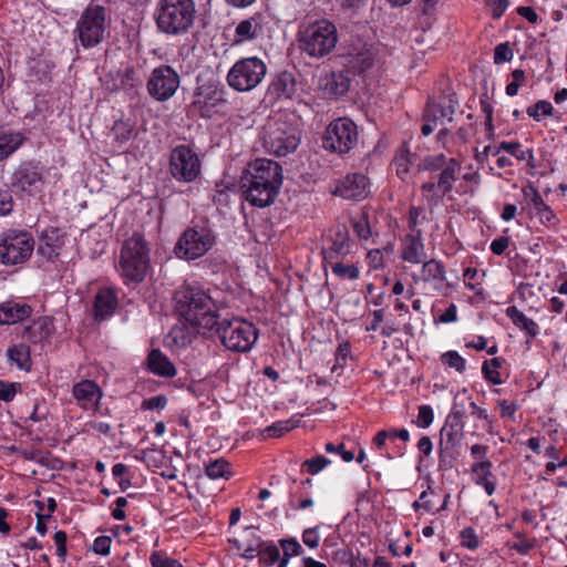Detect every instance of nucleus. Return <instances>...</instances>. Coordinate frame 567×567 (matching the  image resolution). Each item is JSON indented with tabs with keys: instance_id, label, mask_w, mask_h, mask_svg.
I'll list each match as a JSON object with an SVG mask.
<instances>
[{
	"instance_id": "obj_56",
	"label": "nucleus",
	"mask_w": 567,
	"mask_h": 567,
	"mask_svg": "<svg viewBox=\"0 0 567 567\" xmlns=\"http://www.w3.org/2000/svg\"><path fill=\"white\" fill-rule=\"evenodd\" d=\"M111 544H112L111 537L99 536L97 538H95L92 549L94 550V553L105 556V555H109V553H110Z\"/></svg>"
},
{
	"instance_id": "obj_16",
	"label": "nucleus",
	"mask_w": 567,
	"mask_h": 567,
	"mask_svg": "<svg viewBox=\"0 0 567 567\" xmlns=\"http://www.w3.org/2000/svg\"><path fill=\"white\" fill-rule=\"evenodd\" d=\"M181 83L179 74L169 65L155 68L148 80L147 91L156 101H167L177 91Z\"/></svg>"
},
{
	"instance_id": "obj_51",
	"label": "nucleus",
	"mask_w": 567,
	"mask_h": 567,
	"mask_svg": "<svg viewBox=\"0 0 567 567\" xmlns=\"http://www.w3.org/2000/svg\"><path fill=\"white\" fill-rule=\"evenodd\" d=\"M461 545L471 550L476 549L480 546L478 537L472 527L464 528L461 534Z\"/></svg>"
},
{
	"instance_id": "obj_39",
	"label": "nucleus",
	"mask_w": 567,
	"mask_h": 567,
	"mask_svg": "<svg viewBox=\"0 0 567 567\" xmlns=\"http://www.w3.org/2000/svg\"><path fill=\"white\" fill-rule=\"evenodd\" d=\"M333 275L340 279L355 280L360 276V270L355 265H346L339 260L327 262Z\"/></svg>"
},
{
	"instance_id": "obj_64",
	"label": "nucleus",
	"mask_w": 567,
	"mask_h": 567,
	"mask_svg": "<svg viewBox=\"0 0 567 567\" xmlns=\"http://www.w3.org/2000/svg\"><path fill=\"white\" fill-rule=\"evenodd\" d=\"M508 245V237H498L491 243V250L493 254L499 256L507 249Z\"/></svg>"
},
{
	"instance_id": "obj_50",
	"label": "nucleus",
	"mask_w": 567,
	"mask_h": 567,
	"mask_svg": "<svg viewBox=\"0 0 567 567\" xmlns=\"http://www.w3.org/2000/svg\"><path fill=\"white\" fill-rule=\"evenodd\" d=\"M280 547L282 548L284 556L293 557L300 556L303 551L301 545L296 538H285L279 540Z\"/></svg>"
},
{
	"instance_id": "obj_45",
	"label": "nucleus",
	"mask_w": 567,
	"mask_h": 567,
	"mask_svg": "<svg viewBox=\"0 0 567 567\" xmlns=\"http://www.w3.org/2000/svg\"><path fill=\"white\" fill-rule=\"evenodd\" d=\"M441 361L449 368L455 369L457 372L463 373L466 368L465 360L456 351H447L442 354Z\"/></svg>"
},
{
	"instance_id": "obj_36",
	"label": "nucleus",
	"mask_w": 567,
	"mask_h": 567,
	"mask_svg": "<svg viewBox=\"0 0 567 567\" xmlns=\"http://www.w3.org/2000/svg\"><path fill=\"white\" fill-rule=\"evenodd\" d=\"M501 151H505L512 156H514L517 161H533L534 153L530 148L520 150V145L517 142H502L497 147H495L494 156H498Z\"/></svg>"
},
{
	"instance_id": "obj_37",
	"label": "nucleus",
	"mask_w": 567,
	"mask_h": 567,
	"mask_svg": "<svg viewBox=\"0 0 567 567\" xmlns=\"http://www.w3.org/2000/svg\"><path fill=\"white\" fill-rule=\"evenodd\" d=\"M229 543L234 544L238 550H243L241 556L246 559H252L256 555L259 556V550L265 545V542L254 533L246 544H241L237 539H229Z\"/></svg>"
},
{
	"instance_id": "obj_19",
	"label": "nucleus",
	"mask_w": 567,
	"mask_h": 567,
	"mask_svg": "<svg viewBox=\"0 0 567 567\" xmlns=\"http://www.w3.org/2000/svg\"><path fill=\"white\" fill-rule=\"evenodd\" d=\"M42 174L32 164H23L17 168L12 176V186L19 190L33 193L42 185Z\"/></svg>"
},
{
	"instance_id": "obj_53",
	"label": "nucleus",
	"mask_w": 567,
	"mask_h": 567,
	"mask_svg": "<svg viewBox=\"0 0 567 567\" xmlns=\"http://www.w3.org/2000/svg\"><path fill=\"white\" fill-rule=\"evenodd\" d=\"M433 417L432 408L430 405H421L419 408L416 424L422 429H426L432 424Z\"/></svg>"
},
{
	"instance_id": "obj_24",
	"label": "nucleus",
	"mask_w": 567,
	"mask_h": 567,
	"mask_svg": "<svg viewBox=\"0 0 567 567\" xmlns=\"http://www.w3.org/2000/svg\"><path fill=\"white\" fill-rule=\"evenodd\" d=\"M117 307V297L112 289H101L94 300V313L95 318L104 320L105 318L113 315Z\"/></svg>"
},
{
	"instance_id": "obj_55",
	"label": "nucleus",
	"mask_w": 567,
	"mask_h": 567,
	"mask_svg": "<svg viewBox=\"0 0 567 567\" xmlns=\"http://www.w3.org/2000/svg\"><path fill=\"white\" fill-rule=\"evenodd\" d=\"M302 542L306 546L315 549L320 544V536L318 534V527L306 528L302 533Z\"/></svg>"
},
{
	"instance_id": "obj_13",
	"label": "nucleus",
	"mask_w": 567,
	"mask_h": 567,
	"mask_svg": "<svg viewBox=\"0 0 567 567\" xmlns=\"http://www.w3.org/2000/svg\"><path fill=\"white\" fill-rule=\"evenodd\" d=\"M34 250V239L27 231H9L0 243V262L17 265L27 261Z\"/></svg>"
},
{
	"instance_id": "obj_34",
	"label": "nucleus",
	"mask_w": 567,
	"mask_h": 567,
	"mask_svg": "<svg viewBox=\"0 0 567 567\" xmlns=\"http://www.w3.org/2000/svg\"><path fill=\"white\" fill-rule=\"evenodd\" d=\"M7 357L11 362L16 363L19 369L25 371L30 370L31 360L29 346L23 343L12 346L7 350Z\"/></svg>"
},
{
	"instance_id": "obj_42",
	"label": "nucleus",
	"mask_w": 567,
	"mask_h": 567,
	"mask_svg": "<svg viewBox=\"0 0 567 567\" xmlns=\"http://www.w3.org/2000/svg\"><path fill=\"white\" fill-rule=\"evenodd\" d=\"M502 362L498 358H493L489 361H485L482 367V373L484 378L493 384H501V375L498 369L501 368Z\"/></svg>"
},
{
	"instance_id": "obj_38",
	"label": "nucleus",
	"mask_w": 567,
	"mask_h": 567,
	"mask_svg": "<svg viewBox=\"0 0 567 567\" xmlns=\"http://www.w3.org/2000/svg\"><path fill=\"white\" fill-rule=\"evenodd\" d=\"M206 475L212 480L229 478L231 475L230 465L224 458H217L206 465Z\"/></svg>"
},
{
	"instance_id": "obj_29",
	"label": "nucleus",
	"mask_w": 567,
	"mask_h": 567,
	"mask_svg": "<svg viewBox=\"0 0 567 567\" xmlns=\"http://www.w3.org/2000/svg\"><path fill=\"white\" fill-rule=\"evenodd\" d=\"M148 369L161 377L173 378L176 375L175 365L172 361L158 349H154L150 352Z\"/></svg>"
},
{
	"instance_id": "obj_49",
	"label": "nucleus",
	"mask_w": 567,
	"mask_h": 567,
	"mask_svg": "<svg viewBox=\"0 0 567 567\" xmlns=\"http://www.w3.org/2000/svg\"><path fill=\"white\" fill-rule=\"evenodd\" d=\"M330 464V460L323 455H318L313 458L306 460L302 463V468H306L311 475L318 474Z\"/></svg>"
},
{
	"instance_id": "obj_27",
	"label": "nucleus",
	"mask_w": 567,
	"mask_h": 567,
	"mask_svg": "<svg viewBox=\"0 0 567 567\" xmlns=\"http://www.w3.org/2000/svg\"><path fill=\"white\" fill-rule=\"evenodd\" d=\"M472 474L474 475L475 483L484 487L488 495L495 492L496 483L491 480L493 477L492 462L488 458L475 462L472 465Z\"/></svg>"
},
{
	"instance_id": "obj_52",
	"label": "nucleus",
	"mask_w": 567,
	"mask_h": 567,
	"mask_svg": "<svg viewBox=\"0 0 567 567\" xmlns=\"http://www.w3.org/2000/svg\"><path fill=\"white\" fill-rule=\"evenodd\" d=\"M513 59V50L511 49L509 44L501 43L496 45L494 50V63L501 64L504 62H508Z\"/></svg>"
},
{
	"instance_id": "obj_4",
	"label": "nucleus",
	"mask_w": 567,
	"mask_h": 567,
	"mask_svg": "<svg viewBox=\"0 0 567 567\" xmlns=\"http://www.w3.org/2000/svg\"><path fill=\"white\" fill-rule=\"evenodd\" d=\"M153 17L161 33L182 37L194 27L196 4L194 0H158Z\"/></svg>"
},
{
	"instance_id": "obj_10",
	"label": "nucleus",
	"mask_w": 567,
	"mask_h": 567,
	"mask_svg": "<svg viewBox=\"0 0 567 567\" xmlns=\"http://www.w3.org/2000/svg\"><path fill=\"white\" fill-rule=\"evenodd\" d=\"M267 74L266 63L257 56L241 58L229 69L226 80L237 92H249L256 89Z\"/></svg>"
},
{
	"instance_id": "obj_32",
	"label": "nucleus",
	"mask_w": 567,
	"mask_h": 567,
	"mask_svg": "<svg viewBox=\"0 0 567 567\" xmlns=\"http://www.w3.org/2000/svg\"><path fill=\"white\" fill-rule=\"evenodd\" d=\"M401 258L411 264L422 262L425 258V250L422 240L414 236L406 237Z\"/></svg>"
},
{
	"instance_id": "obj_54",
	"label": "nucleus",
	"mask_w": 567,
	"mask_h": 567,
	"mask_svg": "<svg viewBox=\"0 0 567 567\" xmlns=\"http://www.w3.org/2000/svg\"><path fill=\"white\" fill-rule=\"evenodd\" d=\"M350 355L349 342L340 343L336 351V363L332 367V372H336L338 368H342Z\"/></svg>"
},
{
	"instance_id": "obj_57",
	"label": "nucleus",
	"mask_w": 567,
	"mask_h": 567,
	"mask_svg": "<svg viewBox=\"0 0 567 567\" xmlns=\"http://www.w3.org/2000/svg\"><path fill=\"white\" fill-rule=\"evenodd\" d=\"M167 404V398L165 395H155L146 399L142 403L144 410H162Z\"/></svg>"
},
{
	"instance_id": "obj_35",
	"label": "nucleus",
	"mask_w": 567,
	"mask_h": 567,
	"mask_svg": "<svg viewBox=\"0 0 567 567\" xmlns=\"http://www.w3.org/2000/svg\"><path fill=\"white\" fill-rule=\"evenodd\" d=\"M23 142V136L18 132L0 134V161L10 156Z\"/></svg>"
},
{
	"instance_id": "obj_14",
	"label": "nucleus",
	"mask_w": 567,
	"mask_h": 567,
	"mask_svg": "<svg viewBox=\"0 0 567 567\" xmlns=\"http://www.w3.org/2000/svg\"><path fill=\"white\" fill-rule=\"evenodd\" d=\"M202 171L199 156L188 145H177L171 152L169 172L172 176L183 183L194 182Z\"/></svg>"
},
{
	"instance_id": "obj_26",
	"label": "nucleus",
	"mask_w": 567,
	"mask_h": 567,
	"mask_svg": "<svg viewBox=\"0 0 567 567\" xmlns=\"http://www.w3.org/2000/svg\"><path fill=\"white\" fill-rule=\"evenodd\" d=\"M374 59L373 47L363 44L361 48H352L349 53V65L358 72H364L373 65Z\"/></svg>"
},
{
	"instance_id": "obj_41",
	"label": "nucleus",
	"mask_w": 567,
	"mask_h": 567,
	"mask_svg": "<svg viewBox=\"0 0 567 567\" xmlns=\"http://www.w3.org/2000/svg\"><path fill=\"white\" fill-rule=\"evenodd\" d=\"M299 423H300L299 420H293V419L278 421V422H275L274 424H271L270 426L266 427L262 431V434L266 435L267 437H279L284 433H287V432L298 427Z\"/></svg>"
},
{
	"instance_id": "obj_31",
	"label": "nucleus",
	"mask_w": 567,
	"mask_h": 567,
	"mask_svg": "<svg viewBox=\"0 0 567 567\" xmlns=\"http://www.w3.org/2000/svg\"><path fill=\"white\" fill-rule=\"evenodd\" d=\"M506 315L517 328L525 331L529 337L534 338L538 334V324L533 319L526 317L516 306L508 307Z\"/></svg>"
},
{
	"instance_id": "obj_30",
	"label": "nucleus",
	"mask_w": 567,
	"mask_h": 567,
	"mask_svg": "<svg viewBox=\"0 0 567 567\" xmlns=\"http://www.w3.org/2000/svg\"><path fill=\"white\" fill-rule=\"evenodd\" d=\"M417 155L412 153L408 147L402 146L393 161L395 172L401 181H406L411 173V167L415 165Z\"/></svg>"
},
{
	"instance_id": "obj_15",
	"label": "nucleus",
	"mask_w": 567,
	"mask_h": 567,
	"mask_svg": "<svg viewBox=\"0 0 567 567\" xmlns=\"http://www.w3.org/2000/svg\"><path fill=\"white\" fill-rule=\"evenodd\" d=\"M227 104L226 90L216 81H208L195 91L194 106L203 117H212Z\"/></svg>"
},
{
	"instance_id": "obj_47",
	"label": "nucleus",
	"mask_w": 567,
	"mask_h": 567,
	"mask_svg": "<svg viewBox=\"0 0 567 567\" xmlns=\"http://www.w3.org/2000/svg\"><path fill=\"white\" fill-rule=\"evenodd\" d=\"M514 536L518 539L517 543L511 545V549L520 555H527L536 545L534 538H526L523 533L516 532Z\"/></svg>"
},
{
	"instance_id": "obj_62",
	"label": "nucleus",
	"mask_w": 567,
	"mask_h": 567,
	"mask_svg": "<svg viewBox=\"0 0 567 567\" xmlns=\"http://www.w3.org/2000/svg\"><path fill=\"white\" fill-rule=\"evenodd\" d=\"M37 252L50 261L54 260V258H56L59 255L55 246H53L49 243L40 244Z\"/></svg>"
},
{
	"instance_id": "obj_6",
	"label": "nucleus",
	"mask_w": 567,
	"mask_h": 567,
	"mask_svg": "<svg viewBox=\"0 0 567 567\" xmlns=\"http://www.w3.org/2000/svg\"><path fill=\"white\" fill-rule=\"evenodd\" d=\"M262 145L276 156H286L300 144L299 128L282 116L270 118L262 126Z\"/></svg>"
},
{
	"instance_id": "obj_18",
	"label": "nucleus",
	"mask_w": 567,
	"mask_h": 567,
	"mask_svg": "<svg viewBox=\"0 0 567 567\" xmlns=\"http://www.w3.org/2000/svg\"><path fill=\"white\" fill-rule=\"evenodd\" d=\"M369 193V178L359 173L348 174L331 187V194L351 200H362L368 197Z\"/></svg>"
},
{
	"instance_id": "obj_5",
	"label": "nucleus",
	"mask_w": 567,
	"mask_h": 567,
	"mask_svg": "<svg viewBox=\"0 0 567 567\" xmlns=\"http://www.w3.org/2000/svg\"><path fill=\"white\" fill-rule=\"evenodd\" d=\"M151 268L150 248L141 234H133L121 248L117 271L126 285L141 284Z\"/></svg>"
},
{
	"instance_id": "obj_63",
	"label": "nucleus",
	"mask_w": 567,
	"mask_h": 567,
	"mask_svg": "<svg viewBox=\"0 0 567 567\" xmlns=\"http://www.w3.org/2000/svg\"><path fill=\"white\" fill-rule=\"evenodd\" d=\"M441 117H446L449 121H452V115L455 112V104L452 99H444V103L441 101L439 104Z\"/></svg>"
},
{
	"instance_id": "obj_21",
	"label": "nucleus",
	"mask_w": 567,
	"mask_h": 567,
	"mask_svg": "<svg viewBox=\"0 0 567 567\" xmlns=\"http://www.w3.org/2000/svg\"><path fill=\"white\" fill-rule=\"evenodd\" d=\"M413 280L415 284L423 281L425 285H431L433 289L440 290L445 280L444 265L435 259H430L423 262L421 274L414 275Z\"/></svg>"
},
{
	"instance_id": "obj_20",
	"label": "nucleus",
	"mask_w": 567,
	"mask_h": 567,
	"mask_svg": "<svg viewBox=\"0 0 567 567\" xmlns=\"http://www.w3.org/2000/svg\"><path fill=\"white\" fill-rule=\"evenodd\" d=\"M350 249L351 241L347 228H338L334 236L331 238L330 246L323 249L324 262L327 264L344 258L350 254Z\"/></svg>"
},
{
	"instance_id": "obj_22",
	"label": "nucleus",
	"mask_w": 567,
	"mask_h": 567,
	"mask_svg": "<svg viewBox=\"0 0 567 567\" xmlns=\"http://www.w3.org/2000/svg\"><path fill=\"white\" fill-rule=\"evenodd\" d=\"M73 396L84 409L95 408L102 396L99 385L91 380H83L74 384Z\"/></svg>"
},
{
	"instance_id": "obj_7",
	"label": "nucleus",
	"mask_w": 567,
	"mask_h": 567,
	"mask_svg": "<svg viewBox=\"0 0 567 567\" xmlns=\"http://www.w3.org/2000/svg\"><path fill=\"white\" fill-rule=\"evenodd\" d=\"M298 41L299 49L310 58H323L337 44V28L328 20L316 21L299 32Z\"/></svg>"
},
{
	"instance_id": "obj_2",
	"label": "nucleus",
	"mask_w": 567,
	"mask_h": 567,
	"mask_svg": "<svg viewBox=\"0 0 567 567\" xmlns=\"http://www.w3.org/2000/svg\"><path fill=\"white\" fill-rule=\"evenodd\" d=\"M175 309L188 323L204 334L213 332L218 323L214 298L200 286L184 285L175 291Z\"/></svg>"
},
{
	"instance_id": "obj_3",
	"label": "nucleus",
	"mask_w": 567,
	"mask_h": 567,
	"mask_svg": "<svg viewBox=\"0 0 567 567\" xmlns=\"http://www.w3.org/2000/svg\"><path fill=\"white\" fill-rule=\"evenodd\" d=\"M416 167L419 172H439L433 179L421 186L422 196L431 208L440 206L444 197L453 190L462 169L460 161L449 158L443 153L425 156Z\"/></svg>"
},
{
	"instance_id": "obj_12",
	"label": "nucleus",
	"mask_w": 567,
	"mask_h": 567,
	"mask_svg": "<svg viewBox=\"0 0 567 567\" xmlns=\"http://www.w3.org/2000/svg\"><path fill=\"white\" fill-rule=\"evenodd\" d=\"M215 244V235L206 227L189 228L183 233L175 246L178 258L194 260L204 256Z\"/></svg>"
},
{
	"instance_id": "obj_61",
	"label": "nucleus",
	"mask_w": 567,
	"mask_h": 567,
	"mask_svg": "<svg viewBox=\"0 0 567 567\" xmlns=\"http://www.w3.org/2000/svg\"><path fill=\"white\" fill-rule=\"evenodd\" d=\"M17 389L13 383H6L4 381H0V400L4 402H10L13 400L16 395Z\"/></svg>"
},
{
	"instance_id": "obj_8",
	"label": "nucleus",
	"mask_w": 567,
	"mask_h": 567,
	"mask_svg": "<svg viewBox=\"0 0 567 567\" xmlns=\"http://www.w3.org/2000/svg\"><path fill=\"white\" fill-rule=\"evenodd\" d=\"M110 21L105 7L90 3L76 22L75 33L80 43L86 49L102 43L109 34Z\"/></svg>"
},
{
	"instance_id": "obj_33",
	"label": "nucleus",
	"mask_w": 567,
	"mask_h": 567,
	"mask_svg": "<svg viewBox=\"0 0 567 567\" xmlns=\"http://www.w3.org/2000/svg\"><path fill=\"white\" fill-rule=\"evenodd\" d=\"M526 196H529L532 206L538 215L542 223H550L555 219V214L551 208L544 202L538 190L534 187H529V190H525Z\"/></svg>"
},
{
	"instance_id": "obj_40",
	"label": "nucleus",
	"mask_w": 567,
	"mask_h": 567,
	"mask_svg": "<svg viewBox=\"0 0 567 567\" xmlns=\"http://www.w3.org/2000/svg\"><path fill=\"white\" fill-rule=\"evenodd\" d=\"M114 138L120 144L128 142L134 135V124L131 121L118 120L115 121L112 127Z\"/></svg>"
},
{
	"instance_id": "obj_11",
	"label": "nucleus",
	"mask_w": 567,
	"mask_h": 567,
	"mask_svg": "<svg viewBox=\"0 0 567 567\" xmlns=\"http://www.w3.org/2000/svg\"><path fill=\"white\" fill-rule=\"evenodd\" d=\"M358 136L355 123L347 117H340L327 126L323 136V147L343 155L357 145Z\"/></svg>"
},
{
	"instance_id": "obj_17",
	"label": "nucleus",
	"mask_w": 567,
	"mask_h": 567,
	"mask_svg": "<svg viewBox=\"0 0 567 567\" xmlns=\"http://www.w3.org/2000/svg\"><path fill=\"white\" fill-rule=\"evenodd\" d=\"M463 411L455 404L440 433L442 458L452 456V452L461 444L463 437Z\"/></svg>"
},
{
	"instance_id": "obj_58",
	"label": "nucleus",
	"mask_w": 567,
	"mask_h": 567,
	"mask_svg": "<svg viewBox=\"0 0 567 567\" xmlns=\"http://www.w3.org/2000/svg\"><path fill=\"white\" fill-rule=\"evenodd\" d=\"M324 449L328 453L339 454L344 462H351L354 458V454L351 451L344 450V444L334 445L333 443H327Z\"/></svg>"
},
{
	"instance_id": "obj_59",
	"label": "nucleus",
	"mask_w": 567,
	"mask_h": 567,
	"mask_svg": "<svg viewBox=\"0 0 567 567\" xmlns=\"http://www.w3.org/2000/svg\"><path fill=\"white\" fill-rule=\"evenodd\" d=\"M13 200L7 189L0 188V215L4 216L12 212Z\"/></svg>"
},
{
	"instance_id": "obj_1",
	"label": "nucleus",
	"mask_w": 567,
	"mask_h": 567,
	"mask_svg": "<svg viewBox=\"0 0 567 567\" xmlns=\"http://www.w3.org/2000/svg\"><path fill=\"white\" fill-rule=\"evenodd\" d=\"M246 200L255 207L272 205L282 185V168L271 159L250 162L240 179Z\"/></svg>"
},
{
	"instance_id": "obj_44",
	"label": "nucleus",
	"mask_w": 567,
	"mask_h": 567,
	"mask_svg": "<svg viewBox=\"0 0 567 567\" xmlns=\"http://www.w3.org/2000/svg\"><path fill=\"white\" fill-rule=\"evenodd\" d=\"M279 558V549L274 543H265L259 550V560L268 566L274 565Z\"/></svg>"
},
{
	"instance_id": "obj_23",
	"label": "nucleus",
	"mask_w": 567,
	"mask_h": 567,
	"mask_svg": "<svg viewBox=\"0 0 567 567\" xmlns=\"http://www.w3.org/2000/svg\"><path fill=\"white\" fill-rule=\"evenodd\" d=\"M32 308L25 302L4 301L0 303V324H14L31 316Z\"/></svg>"
},
{
	"instance_id": "obj_46",
	"label": "nucleus",
	"mask_w": 567,
	"mask_h": 567,
	"mask_svg": "<svg viewBox=\"0 0 567 567\" xmlns=\"http://www.w3.org/2000/svg\"><path fill=\"white\" fill-rule=\"evenodd\" d=\"M554 111L553 105L545 100L538 101L534 105L527 107L528 116L536 121H540V115H551Z\"/></svg>"
},
{
	"instance_id": "obj_48",
	"label": "nucleus",
	"mask_w": 567,
	"mask_h": 567,
	"mask_svg": "<svg viewBox=\"0 0 567 567\" xmlns=\"http://www.w3.org/2000/svg\"><path fill=\"white\" fill-rule=\"evenodd\" d=\"M152 567H183L182 564L168 557L164 551H154L150 557Z\"/></svg>"
},
{
	"instance_id": "obj_28",
	"label": "nucleus",
	"mask_w": 567,
	"mask_h": 567,
	"mask_svg": "<svg viewBox=\"0 0 567 567\" xmlns=\"http://www.w3.org/2000/svg\"><path fill=\"white\" fill-rule=\"evenodd\" d=\"M296 79L290 72L278 73L270 84V91L277 99H290L296 92Z\"/></svg>"
},
{
	"instance_id": "obj_9",
	"label": "nucleus",
	"mask_w": 567,
	"mask_h": 567,
	"mask_svg": "<svg viewBox=\"0 0 567 567\" xmlns=\"http://www.w3.org/2000/svg\"><path fill=\"white\" fill-rule=\"evenodd\" d=\"M215 331L223 346L234 352H248L252 349L258 339V329L249 321L233 318L230 320L218 319Z\"/></svg>"
},
{
	"instance_id": "obj_60",
	"label": "nucleus",
	"mask_w": 567,
	"mask_h": 567,
	"mask_svg": "<svg viewBox=\"0 0 567 567\" xmlns=\"http://www.w3.org/2000/svg\"><path fill=\"white\" fill-rule=\"evenodd\" d=\"M54 543L56 546V554L60 558H64L66 555V533L59 530L54 534Z\"/></svg>"
},
{
	"instance_id": "obj_25",
	"label": "nucleus",
	"mask_w": 567,
	"mask_h": 567,
	"mask_svg": "<svg viewBox=\"0 0 567 567\" xmlns=\"http://www.w3.org/2000/svg\"><path fill=\"white\" fill-rule=\"evenodd\" d=\"M262 33V22L259 16H252L240 21L235 30V43L251 41Z\"/></svg>"
},
{
	"instance_id": "obj_43",
	"label": "nucleus",
	"mask_w": 567,
	"mask_h": 567,
	"mask_svg": "<svg viewBox=\"0 0 567 567\" xmlns=\"http://www.w3.org/2000/svg\"><path fill=\"white\" fill-rule=\"evenodd\" d=\"M327 87L334 95H343L349 90V80L341 73H333L327 82Z\"/></svg>"
}]
</instances>
